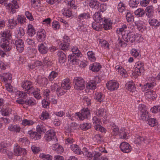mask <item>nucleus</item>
I'll return each instance as SVG.
<instances>
[{
    "mask_svg": "<svg viewBox=\"0 0 160 160\" xmlns=\"http://www.w3.org/2000/svg\"><path fill=\"white\" fill-rule=\"evenodd\" d=\"M116 32L117 34L121 35L123 40L129 43H133L135 41L139 43L143 40L141 34L134 33L126 24H123L122 27L118 28Z\"/></svg>",
    "mask_w": 160,
    "mask_h": 160,
    "instance_id": "nucleus-1",
    "label": "nucleus"
},
{
    "mask_svg": "<svg viewBox=\"0 0 160 160\" xmlns=\"http://www.w3.org/2000/svg\"><path fill=\"white\" fill-rule=\"evenodd\" d=\"M90 112L89 110L87 108H84L81 110L80 112L76 113L74 115L75 117L73 116H70L71 120H73L75 118H78L80 120H82L86 118H87L88 116H89Z\"/></svg>",
    "mask_w": 160,
    "mask_h": 160,
    "instance_id": "nucleus-2",
    "label": "nucleus"
},
{
    "mask_svg": "<svg viewBox=\"0 0 160 160\" xmlns=\"http://www.w3.org/2000/svg\"><path fill=\"white\" fill-rule=\"evenodd\" d=\"M74 88L78 90H82L85 88V81L83 79L80 77H75L73 80Z\"/></svg>",
    "mask_w": 160,
    "mask_h": 160,
    "instance_id": "nucleus-3",
    "label": "nucleus"
},
{
    "mask_svg": "<svg viewBox=\"0 0 160 160\" xmlns=\"http://www.w3.org/2000/svg\"><path fill=\"white\" fill-rule=\"evenodd\" d=\"M100 80L98 76H96L92 79L88 81L86 84V88L87 89L93 90L96 88L98 83L100 82Z\"/></svg>",
    "mask_w": 160,
    "mask_h": 160,
    "instance_id": "nucleus-4",
    "label": "nucleus"
},
{
    "mask_svg": "<svg viewBox=\"0 0 160 160\" xmlns=\"http://www.w3.org/2000/svg\"><path fill=\"white\" fill-rule=\"evenodd\" d=\"M126 89L131 93L132 96L137 97L138 96V92L136 90L135 84L132 81L127 82L125 85Z\"/></svg>",
    "mask_w": 160,
    "mask_h": 160,
    "instance_id": "nucleus-5",
    "label": "nucleus"
},
{
    "mask_svg": "<svg viewBox=\"0 0 160 160\" xmlns=\"http://www.w3.org/2000/svg\"><path fill=\"white\" fill-rule=\"evenodd\" d=\"M0 46L4 51H8L11 49L12 44L7 39L3 38L0 39Z\"/></svg>",
    "mask_w": 160,
    "mask_h": 160,
    "instance_id": "nucleus-6",
    "label": "nucleus"
},
{
    "mask_svg": "<svg viewBox=\"0 0 160 160\" xmlns=\"http://www.w3.org/2000/svg\"><path fill=\"white\" fill-rule=\"evenodd\" d=\"M138 113L141 119L143 120H145L148 113L147 111L146 106L143 104H139L138 107Z\"/></svg>",
    "mask_w": 160,
    "mask_h": 160,
    "instance_id": "nucleus-7",
    "label": "nucleus"
},
{
    "mask_svg": "<svg viewBox=\"0 0 160 160\" xmlns=\"http://www.w3.org/2000/svg\"><path fill=\"white\" fill-rule=\"evenodd\" d=\"M14 154L16 156L22 155L25 156L27 154L26 150L24 148H21L17 144H14L13 148Z\"/></svg>",
    "mask_w": 160,
    "mask_h": 160,
    "instance_id": "nucleus-8",
    "label": "nucleus"
},
{
    "mask_svg": "<svg viewBox=\"0 0 160 160\" xmlns=\"http://www.w3.org/2000/svg\"><path fill=\"white\" fill-rule=\"evenodd\" d=\"M106 86L108 90L113 91L118 89L119 87V84L117 81L112 80L106 83Z\"/></svg>",
    "mask_w": 160,
    "mask_h": 160,
    "instance_id": "nucleus-9",
    "label": "nucleus"
},
{
    "mask_svg": "<svg viewBox=\"0 0 160 160\" xmlns=\"http://www.w3.org/2000/svg\"><path fill=\"white\" fill-rule=\"evenodd\" d=\"M12 4L10 3H6L5 4V6L7 9L10 10L12 13H14L16 12L15 9L19 8V7L17 0H12Z\"/></svg>",
    "mask_w": 160,
    "mask_h": 160,
    "instance_id": "nucleus-10",
    "label": "nucleus"
},
{
    "mask_svg": "<svg viewBox=\"0 0 160 160\" xmlns=\"http://www.w3.org/2000/svg\"><path fill=\"white\" fill-rule=\"evenodd\" d=\"M32 82L30 81H25L22 82V87L29 94L33 92V90L34 88L32 86Z\"/></svg>",
    "mask_w": 160,
    "mask_h": 160,
    "instance_id": "nucleus-11",
    "label": "nucleus"
},
{
    "mask_svg": "<svg viewBox=\"0 0 160 160\" xmlns=\"http://www.w3.org/2000/svg\"><path fill=\"white\" fill-rule=\"evenodd\" d=\"M120 148L121 150L124 153H129L132 150L131 147L128 143L126 142H123L121 143Z\"/></svg>",
    "mask_w": 160,
    "mask_h": 160,
    "instance_id": "nucleus-12",
    "label": "nucleus"
},
{
    "mask_svg": "<svg viewBox=\"0 0 160 160\" xmlns=\"http://www.w3.org/2000/svg\"><path fill=\"white\" fill-rule=\"evenodd\" d=\"M135 72L137 73L138 75H139L143 72L144 64L141 61L137 62L135 65Z\"/></svg>",
    "mask_w": 160,
    "mask_h": 160,
    "instance_id": "nucleus-13",
    "label": "nucleus"
},
{
    "mask_svg": "<svg viewBox=\"0 0 160 160\" xmlns=\"http://www.w3.org/2000/svg\"><path fill=\"white\" fill-rule=\"evenodd\" d=\"M17 50L20 52H22L24 47V43L22 39H18L15 42Z\"/></svg>",
    "mask_w": 160,
    "mask_h": 160,
    "instance_id": "nucleus-14",
    "label": "nucleus"
},
{
    "mask_svg": "<svg viewBox=\"0 0 160 160\" xmlns=\"http://www.w3.org/2000/svg\"><path fill=\"white\" fill-rule=\"evenodd\" d=\"M37 38L40 41H45L46 38V33L45 31L42 28L39 30L37 32Z\"/></svg>",
    "mask_w": 160,
    "mask_h": 160,
    "instance_id": "nucleus-15",
    "label": "nucleus"
},
{
    "mask_svg": "<svg viewBox=\"0 0 160 160\" xmlns=\"http://www.w3.org/2000/svg\"><path fill=\"white\" fill-rule=\"evenodd\" d=\"M12 75L9 73H3L1 76V79L2 81L4 83H11L12 80Z\"/></svg>",
    "mask_w": 160,
    "mask_h": 160,
    "instance_id": "nucleus-16",
    "label": "nucleus"
},
{
    "mask_svg": "<svg viewBox=\"0 0 160 160\" xmlns=\"http://www.w3.org/2000/svg\"><path fill=\"white\" fill-rule=\"evenodd\" d=\"M55 132L53 130H49L46 132L45 134V139L48 141H50L55 138Z\"/></svg>",
    "mask_w": 160,
    "mask_h": 160,
    "instance_id": "nucleus-17",
    "label": "nucleus"
},
{
    "mask_svg": "<svg viewBox=\"0 0 160 160\" xmlns=\"http://www.w3.org/2000/svg\"><path fill=\"white\" fill-rule=\"evenodd\" d=\"M135 24L138 30L140 32H142L146 28L145 22L141 20L135 22Z\"/></svg>",
    "mask_w": 160,
    "mask_h": 160,
    "instance_id": "nucleus-18",
    "label": "nucleus"
},
{
    "mask_svg": "<svg viewBox=\"0 0 160 160\" xmlns=\"http://www.w3.org/2000/svg\"><path fill=\"white\" fill-rule=\"evenodd\" d=\"M145 97L148 100H153L157 97V95L155 92L152 90H150L145 93Z\"/></svg>",
    "mask_w": 160,
    "mask_h": 160,
    "instance_id": "nucleus-19",
    "label": "nucleus"
},
{
    "mask_svg": "<svg viewBox=\"0 0 160 160\" xmlns=\"http://www.w3.org/2000/svg\"><path fill=\"white\" fill-rule=\"evenodd\" d=\"M38 51L42 54H45L48 50L47 45L46 43H42L38 45Z\"/></svg>",
    "mask_w": 160,
    "mask_h": 160,
    "instance_id": "nucleus-20",
    "label": "nucleus"
},
{
    "mask_svg": "<svg viewBox=\"0 0 160 160\" xmlns=\"http://www.w3.org/2000/svg\"><path fill=\"white\" fill-rule=\"evenodd\" d=\"M150 25L154 29H157L160 27V22L155 18H150L148 20Z\"/></svg>",
    "mask_w": 160,
    "mask_h": 160,
    "instance_id": "nucleus-21",
    "label": "nucleus"
},
{
    "mask_svg": "<svg viewBox=\"0 0 160 160\" xmlns=\"http://www.w3.org/2000/svg\"><path fill=\"white\" fill-rule=\"evenodd\" d=\"M68 60L70 63L75 65H79L80 62L79 59L77 58L76 57L72 54H70L68 56Z\"/></svg>",
    "mask_w": 160,
    "mask_h": 160,
    "instance_id": "nucleus-22",
    "label": "nucleus"
},
{
    "mask_svg": "<svg viewBox=\"0 0 160 160\" xmlns=\"http://www.w3.org/2000/svg\"><path fill=\"white\" fill-rule=\"evenodd\" d=\"M112 22L109 18L105 19L103 25V27L105 30H109L112 28Z\"/></svg>",
    "mask_w": 160,
    "mask_h": 160,
    "instance_id": "nucleus-23",
    "label": "nucleus"
},
{
    "mask_svg": "<svg viewBox=\"0 0 160 160\" xmlns=\"http://www.w3.org/2000/svg\"><path fill=\"white\" fill-rule=\"evenodd\" d=\"M90 18V14L88 12H83L80 14L78 16V19L77 21L83 22V21L89 18Z\"/></svg>",
    "mask_w": 160,
    "mask_h": 160,
    "instance_id": "nucleus-24",
    "label": "nucleus"
},
{
    "mask_svg": "<svg viewBox=\"0 0 160 160\" xmlns=\"http://www.w3.org/2000/svg\"><path fill=\"white\" fill-rule=\"evenodd\" d=\"M94 99L99 102H102L105 101V96L101 92H96L94 96Z\"/></svg>",
    "mask_w": 160,
    "mask_h": 160,
    "instance_id": "nucleus-25",
    "label": "nucleus"
},
{
    "mask_svg": "<svg viewBox=\"0 0 160 160\" xmlns=\"http://www.w3.org/2000/svg\"><path fill=\"white\" fill-rule=\"evenodd\" d=\"M57 54L59 62L60 63H64L66 60V56L65 53L62 51H59Z\"/></svg>",
    "mask_w": 160,
    "mask_h": 160,
    "instance_id": "nucleus-26",
    "label": "nucleus"
},
{
    "mask_svg": "<svg viewBox=\"0 0 160 160\" xmlns=\"http://www.w3.org/2000/svg\"><path fill=\"white\" fill-rule=\"evenodd\" d=\"M100 3L97 0H90L89 5L90 8L95 10H98Z\"/></svg>",
    "mask_w": 160,
    "mask_h": 160,
    "instance_id": "nucleus-27",
    "label": "nucleus"
},
{
    "mask_svg": "<svg viewBox=\"0 0 160 160\" xmlns=\"http://www.w3.org/2000/svg\"><path fill=\"white\" fill-rule=\"evenodd\" d=\"M27 33L30 37H32L35 34L36 30L31 24H29L28 25Z\"/></svg>",
    "mask_w": 160,
    "mask_h": 160,
    "instance_id": "nucleus-28",
    "label": "nucleus"
},
{
    "mask_svg": "<svg viewBox=\"0 0 160 160\" xmlns=\"http://www.w3.org/2000/svg\"><path fill=\"white\" fill-rule=\"evenodd\" d=\"M101 68V65L97 62L92 63L89 66L90 69L94 72H98Z\"/></svg>",
    "mask_w": 160,
    "mask_h": 160,
    "instance_id": "nucleus-29",
    "label": "nucleus"
},
{
    "mask_svg": "<svg viewBox=\"0 0 160 160\" xmlns=\"http://www.w3.org/2000/svg\"><path fill=\"white\" fill-rule=\"evenodd\" d=\"M28 134L29 135L30 138L34 140L39 139L41 137V135L36 132L29 131Z\"/></svg>",
    "mask_w": 160,
    "mask_h": 160,
    "instance_id": "nucleus-30",
    "label": "nucleus"
},
{
    "mask_svg": "<svg viewBox=\"0 0 160 160\" xmlns=\"http://www.w3.org/2000/svg\"><path fill=\"white\" fill-rule=\"evenodd\" d=\"M62 88L64 90H69L71 88L70 85V80L69 78L64 79L62 81Z\"/></svg>",
    "mask_w": 160,
    "mask_h": 160,
    "instance_id": "nucleus-31",
    "label": "nucleus"
},
{
    "mask_svg": "<svg viewBox=\"0 0 160 160\" xmlns=\"http://www.w3.org/2000/svg\"><path fill=\"white\" fill-rule=\"evenodd\" d=\"M116 69L122 76L124 78L126 77L128 75L126 70L122 66L117 65L115 67Z\"/></svg>",
    "mask_w": 160,
    "mask_h": 160,
    "instance_id": "nucleus-32",
    "label": "nucleus"
},
{
    "mask_svg": "<svg viewBox=\"0 0 160 160\" xmlns=\"http://www.w3.org/2000/svg\"><path fill=\"white\" fill-rule=\"evenodd\" d=\"M43 63L39 61H36L31 64L28 65L30 69L32 70L37 69L43 65Z\"/></svg>",
    "mask_w": 160,
    "mask_h": 160,
    "instance_id": "nucleus-33",
    "label": "nucleus"
},
{
    "mask_svg": "<svg viewBox=\"0 0 160 160\" xmlns=\"http://www.w3.org/2000/svg\"><path fill=\"white\" fill-rule=\"evenodd\" d=\"M47 79L44 77L38 76L37 78V83L41 86H45L48 84Z\"/></svg>",
    "mask_w": 160,
    "mask_h": 160,
    "instance_id": "nucleus-34",
    "label": "nucleus"
},
{
    "mask_svg": "<svg viewBox=\"0 0 160 160\" xmlns=\"http://www.w3.org/2000/svg\"><path fill=\"white\" fill-rule=\"evenodd\" d=\"M146 12V15L148 18H152L153 16L154 9L152 6L147 7L145 10Z\"/></svg>",
    "mask_w": 160,
    "mask_h": 160,
    "instance_id": "nucleus-35",
    "label": "nucleus"
},
{
    "mask_svg": "<svg viewBox=\"0 0 160 160\" xmlns=\"http://www.w3.org/2000/svg\"><path fill=\"white\" fill-rule=\"evenodd\" d=\"M93 154V160H108L106 157H102L101 153L95 151Z\"/></svg>",
    "mask_w": 160,
    "mask_h": 160,
    "instance_id": "nucleus-36",
    "label": "nucleus"
},
{
    "mask_svg": "<svg viewBox=\"0 0 160 160\" xmlns=\"http://www.w3.org/2000/svg\"><path fill=\"white\" fill-rule=\"evenodd\" d=\"M93 18L95 21L98 23H101L103 20L102 16L99 12H96L93 15Z\"/></svg>",
    "mask_w": 160,
    "mask_h": 160,
    "instance_id": "nucleus-37",
    "label": "nucleus"
},
{
    "mask_svg": "<svg viewBox=\"0 0 160 160\" xmlns=\"http://www.w3.org/2000/svg\"><path fill=\"white\" fill-rule=\"evenodd\" d=\"M71 149L75 153L80 155L82 154V152L80 149L78 145L75 144H72L70 147Z\"/></svg>",
    "mask_w": 160,
    "mask_h": 160,
    "instance_id": "nucleus-38",
    "label": "nucleus"
},
{
    "mask_svg": "<svg viewBox=\"0 0 160 160\" xmlns=\"http://www.w3.org/2000/svg\"><path fill=\"white\" fill-rule=\"evenodd\" d=\"M25 34V32L24 29L20 27L15 31V37L17 38H21Z\"/></svg>",
    "mask_w": 160,
    "mask_h": 160,
    "instance_id": "nucleus-39",
    "label": "nucleus"
},
{
    "mask_svg": "<svg viewBox=\"0 0 160 160\" xmlns=\"http://www.w3.org/2000/svg\"><path fill=\"white\" fill-rule=\"evenodd\" d=\"M8 130L11 132H19L21 129V128L18 125L11 124L8 128Z\"/></svg>",
    "mask_w": 160,
    "mask_h": 160,
    "instance_id": "nucleus-40",
    "label": "nucleus"
},
{
    "mask_svg": "<svg viewBox=\"0 0 160 160\" xmlns=\"http://www.w3.org/2000/svg\"><path fill=\"white\" fill-rule=\"evenodd\" d=\"M36 129L37 132L40 134L44 133L46 131L45 125L43 123H41L37 125Z\"/></svg>",
    "mask_w": 160,
    "mask_h": 160,
    "instance_id": "nucleus-41",
    "label": "nucleus"
},
{
    "mask_svg": "<svg viewBox=\"0 0 160 160\" xmlns=\"http://www.w3.org/2000/svg\"><path fill=\"white\" fill-rule=\"evenodd\" d=\"M87 55L88 60L91 62H94L96 60L95 53L92 51H88L87 52Z\"/></svg>",
    "mask_w": 160,
    "mask_h": 160,
    "instance_id": "nucleus-42",
    "label": "nucleus"
},
{
    "mask_svg": "<svg viewBox=\"0 0 160 160\" xmlns=\"http://www.w3.org/2000/svg\"><path fill=\"white\" fill-rule=\"evenodd\" d=\"M132 55L135 58L139 59L141 56L140 51L139 49L132 48L130 51Z\"/></svg>",
    "mask_w": 160,
    "mask_h": 160,
    "instance_id": "nucleus-43",
    "label": "nucleus"
},
{
    "mask_svg": "<svg viewBox=\"0 0 160 160\" xmlns=\"http://www.w3.org/2000/svg\"><path fill=\"white\" fill-rule=\"evenodd\" d=\"M156 85V83L154 82L150 83L148 82L142 87V90L143 91H145L150 88H153Z\"/></svg>",
    "mask_w": 160,
    "mask_h": 160,
    "instance_id": "nucleus-44",
    "label": "nucleus"
},
{
    "mask_svg": "<svg viewBox=\"0 0 160 160\" xmlns=\"http://www.w3.org/2000/svg\"><path fill=\"white\" fill-rule=\"evenodd\" d=\"M96 115L100 118H102V117L105 119L107 118L106 112L103 108H99L97 112Z\"/></svg>",
    "mask_w": 160,
    "mask_h": 160,
    "instance_id": "nucleus-45",
    "label": "nucleus"
},
{
    "mask_svg": "<svg viewBox=\"0 0 160 160\" xmlns=\"http://www.w3.org/2000/svg\"><path fill=\"white\" fill-rule=\"evenodd\" d=\"M1 112L2 115L7 116L11 113L12 109L9 107H5L2 109Z\"/></svg>",
    "mask_w": 160,
    "mask_h": 160,
    "instance_id": "nucleus-46",
    "label": "nucleus"
},
{
    "mask_svg": "<svg viewBox=\"0 0 160 160\" xmlns=\"http://www.w3.org/2000/svg\"><path fill=\"white\" fill-rule=\"evenodd\" d=\"M52 149L53 150L56 151L58 153H61L64 151L63 148L62 146L58 144L54 145L52 146Z\"/></svg>",
    "mask_w": 160,
    "mask_h": 160,
    "instance_id": "nucleus-47",
    "label": "nucleus"
},
{
    "mask_svg": "<svg viewBox=\"0 0 160 160\" xmlns=\"http://www.w3.org/2000/svg\"><path fill=\"white\" fill-rule=\"evenodd\" d=\"M8 144L6 141H4L0 143V152L3 153H5L7 149Z\"/></svg>",
    "mask_w": 160,
    "mask_h": 160,
    "instance_id": "nucleus-48",
    "label": "nucleus"
},
{
    "mask_svg": "<svg viewBox=\"0 0 160 160\" xmlns=\"http://www.w3.org/2000/svg\"><path fill=\"white\" fill-rule=\"evenodd\" d=\"M17 24L16 20L14 19L13 18L9 19L8 20V27L11 29H12L15 28Z\"/></svg>",
    "mask_w": 160,
    "mask_h": 160,
    "instance_id": "nucleus-49",
    "label": "nucleus"
},
{
    "mask_svg": "<svg viewBox=\"0 0 160 160\" xmlns=\"http://www.w3.org/2000/svg\"><path fill=\"white\" fill-rule=\"evenodd\" d=\"M40 158L43 160H52V157L49 154H46L44 153H40L39 155Z\"/></svg>",
    "mask_w": 160,
    "mask_h": 160,
    "instance_id": "nucleus-50",
    "label": "nucleus"
},
{
    "mask_svg": "<svg viewBox=\"0 0 160 160\" xmlns=\"http://www.w3.org/2000/svg\"><path fill=\"white\" fill-rule=\"evenodd\" d=\"M72 51L73 54L76 55L77 57L81 58L82 56L80 51L76 46H73L72 48Z\"/></svg>",
    "mask_w": 160,
    "mask_h": 160,
    "instance_id": "nucleus-51",
    "label": "nucleus"
},
{
    "mask_svg": "<svg viewBox=\"0 0 160 160\" xmlns=\"http://www.w3.org/2000/svg\"><path fill=\"white\" fill-rule=\"evenodd\" d=\"M69 42H62L60 44L59 48L63 51H67L69 50Z\"/></svg>",
    "mask_w": 160,
    "mask_h": 160,
    "instance_id": "nucleus-52",
    "label": "nucleus"
},
{
    "mask_svg": "<svg viewBox=\"0 0 160 160\" xmlns=\"http://www.w3.org/2000/svg\"><path fill=\"white\" fill-rule=\"evenodd\" d=\"M33 92H31V94L33 93L35 98L38 99H40L42 97L40 94V90L37 88H35L33 90Z\"/></svg>",
    "mask_w": 160,
    "mask_h": 160,
    "instance_id": "nucleus-53",
    "label": "nucleus"
},
{
    "mask_svg": "<svg viewBox=\"0 0 160 160\" xmlns=\"http://www.w3.org/2000/svg\"><path fill=\"white\" fill-rule=\"evenodd\" d=\"M99 45L103 48L108 49L109 46L108 42L103 39H100L99 40Z\"/></svg>",
    "mask_w": 160,
    "mask_h": 160,
    "instance_id": "nucleus-54",
    "label": "nucleus"
},
{
    "mask_svg": "<svg viewBox=\"0 0 160 160\" xmlns=\"http://www.w3.org/2000/svg\"><path fill=\"white\" fill-rule=\"evenodd\" d=\"M62 15L67 18H70L72 16V11L70 9H63L62 10Z\"/></svg>",
    "mask_w": 160,
    "mask_h": 160,
    "instance_id": "nucleus-55",
    "label": "nucleus"
},
{
    "mask_svg": "<svg viewBox=\"0 0 160 160\" xmlns=\"http://www.w3.org/2000/svg\"><path fill=\"white\" fill-rule=\"evenodd\" d=\"M145 138L137 135L134 138V142L135 144L139 145L142 142L145 141Z\"/></svg>",
    "mask_w": 160,
    "mask_h": 160,
    "instance_id": "nucleus-56",
    "label": "nucleus"
},
{
    "mask_svg": "<svg viewBox=\"0 0 160 160\" xmlns=\"http://www.w3.org/2000/svg\"><path fill=\"white\" fill-rule=\"evenodd\" d=\"M110 125L112 127L113 133L115 135H119V128L118 126H116L115 124L112 122L110 124Z\"/></svg>",
    "mask_w": 160,
    "mask_h": 160,
    "instance_id": "nucleus-57",
    "label": "nucleus"
},
{
    "mask_svg": "<svg viewBox=\"0 0 160 160\" xmlns=\"http://www.w3.org/2000/svg\"><path fill=\"white\" fill-rule=\"evenodd\" d=\"M121 138L124 139H128V134L126 133L125 131V129L123 128H122L119 131V135Z\"/></svg>",
    "mask_w": 160,
    "mask_h": 160,
    "instance_id": "nucleus-58",
    "label": "nucleus"
},
{
    "mask_svg": "<svg viewBox=\"0 0 160 160\" xmlns=\"http://www.w3.org/2000/svg\"><path fill=\"white\" fill-rule=\"evenodd\" d=\"M82 153L86 156L89 159H91L92 158V154L91 152H88L87 149L84 148Z\"/></svg>",
    "mask_w": 160,
    "mask_h": 160,
    "instance_id": "nucleus-59",
    "label": "nucleus"
},
{
    "mask_svg": "<svg viewBox=\"0 0 160 160\" xmlns=\"http://www.w3.org/2000/svg\"><path fill=\"white\" fill-rule=\"evenodd\" d=\"M126 8V6L123 2H120L118 5L117 9L119 12L122 13L125 11Z\"/></svg>",
    "mask_w": 160,
    "mask_h": 160,
    "instance_id": "nucleus-60",
    "label": "nucleus"
},
{
    "mask_svg": "<svg viewBox=\"0 0 160 160\" xmlns=\"http://www.w3.org/2000/svg\"><path fill=\"white\" fill-rule=\"evenodd\" d=\"M1 35L2 37L6 38V39H9L11 35L10 31L8 30H5L2 32L1 33Z\"/></svg>",
    "mask_w": 160,
    "mask_h": 160,
    "instance_id": "nucleus-61",
    "label": "nucleus"
},
{
    "mask_svg": "<svg viewBox=\"0 0 160 160\" xmlns=\"http://www.w3.org/2000/svg\"><path fill=\"white\" fill-rule=\"evenodd\" d=\"M102 118H101L100 119L99 118H98L97 117L95 116L93 117L92 120H93V122L95 128H96V127H98L99 126H100V123L101 122V119Z\"/></svg>",
    "mask_w": 160,
    "mask_h": 160,
    "instance_id": "nucleus-62",
    "label": "nucleus"
},
{
    "mask_svg": "<svg viewBox=\"0 0 160 160\" xmlns=\"http://www.w3.org/2000/svg\"><path fill=\"white\" fill-rule=\"evenodd\" d=\"M50 118L49 113L46 111H43L40 116V118L42 120L47 119Z\"/></svg>",
    "mask_w": 160,
    "mask_h": 160,
    "instance_id": "nucleus-63",
    "label": "nucleus"
},
{
    "mask_svg": "<svg viewBox=\"0 0 160 160\" xmlns=\"http://www.w3.org/2000/svg\"><path fill=\"white\" fill-rule=\"evenodd\" d=\"M135 14L139 17H142L145 14L144 9L141 8H139L134 12Z\"/></svg>",
    "mask_w": 160,
    "mask_h": 160,
    "instance_id": "nucleus-64",
    "label": "nucleus"
}]
</instances>
